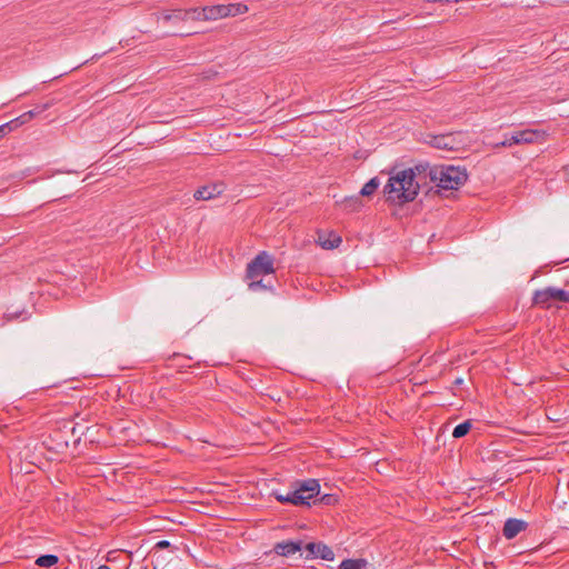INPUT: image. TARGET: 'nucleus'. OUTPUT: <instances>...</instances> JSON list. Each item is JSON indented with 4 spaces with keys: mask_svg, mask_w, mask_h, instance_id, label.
Masks as SVG:
<instances>
[{
    "mask_svg": "<svg viewBox=\"0 0 569 569\" xmlns=\"http://www.w3.org/2000/svg\"><path fill=\"white\" fill-rule=\"evenodd\" d=\"M98 569H110V568L107 566H100Z\"/></svg>",
    "mask_w": 569,
    "mask_h": 569,
    "instance_id": "nucleus-27",
    "label": "nucleus"
},
{
    "mask_svg": "<svg viewBox=\"0 0 569 569\" xmlns=\"http://www.w3.org/2000/svg\"><path fill=\"white\" fill-rule=\"evenodd\" d=\"M339 569H362V562L360 560L346 559L340 563Z\"/></svg>",
    "mask_w": 569,
    "mask_h": 569,
    "instance_id": "nucleus-22",
    "label": "nucleus"
},
{
    "mask_svg": "<svg viewBox=\"0 0 569 569\" xmlns=\"http://www.w3.org/2000/svg\"><path fill=\"white\" fill-rule=\"evenodd\" d=\"M471 421L470 420H467L458 426L455 427L453 431H452V437L453 438H461L463 436H466L470 429H471Z\"/></svg>",
    "mask_w": 569,
    "mask_h": 569,
    "instance_id": "nucleus-19",
    "label": "nucleus"
},
{
    "mask_svg": "<svg viewBox=\"0 0 569 569\" xmlns=\"http://www.w3.org/2000/svg\"><path fill=\"white\" fill-rule=\"evenodd\" d=\"M301 496L308 497V501L316 497L320 491V485L316 479H309L303 481L298 488Z\"/></svg>",
    "mask_w": 569,
    "mask_h": 569,
    "instance_id": "nucleus-14",
    "label": "nucleus"
},
{
    "mask_svg": "<svg viewBox=\"0 0 569 569\" xmlns=\"http://www.w3.org/2000/svg\"><path fill=\"white\" fill-rule=\"evenodd\" d=\"M192 13H196V21L218 20L226 18L224 4L193 8Z\"/></svg>",
    "mask_w": 569,
    "mask_h": 569,
    "instance_id": "nucleus-7",
    "label": "nucleus"
},
{
    "mask_svg": "<svg viewBox=\"0 0 569 569\" xmlns=\"http://www.w3.org/2000/svg\"><path fill=\"white\" fill-rule=\"evenodd\" d=\"M379 179L378 178H372L370 179L360 190V194L363 196V197H369L371 194H373L376 192V190L378 189L379 187Z\"/></svg>",
    "mask_w": 569,
    "mask_h": 569,
    "instance_id": "nucleus-18",
    "label": "nucleus"
},
{
    "mask_svg": "<svg viewBox=\"0 0 569 569\" xmlns=\"http://www.w3.org/2000/svg\"><path fill=\"white\" fill-rule=\"evenodd\" d=\"M297 489L290 491L291 503L295 506L309 505L308 497L301 496Z\"/></svg>",
    "mask_w": 569,
    "mask_h": 569,
    "instance_id": "nucleus-20",
    "label": "nucleus"
},
{
    "mask_svg": "<svg viewBox=\"0 0 569 569\" xmlns=\"http://www.w3.org/2000/svg\"><path fill=\"white\" fill-rule=\"evenodd\" d=\"M306 550L308 551L307 557L320 558L328 561H332L335 559L332 549L321 542H310L306 546Z\"/></svg>",
    "mask_w": 569,
    "mask_h": 569,
    "instance_id": "nucleus-8",
    "label": "nucleus"
},
{
    "mask_svg": "<svg viewBox=\"0 0 569 569\" xmlns=\"http://www.w3.org/2000/svg\"><path fill=\"white\" fill-rule=\"evenodd\" d=\"M192 9H173V10H166L161 13H157V21L162 20L164 23L173 22L179 23L183 21L193 20L196 21V13Z\"/></svg>",
    "mask_w": 569,
    "mask_h": 569,
    "instance_id": "nucleus-6",
    "label": "nucleus"
},
{
    "mask_svg": "<svg viewBox=\"0 0 569 569\" xmlns=\"http://www.w3.org/2000/svg\"><path fill=\"white\" fill-rule=\"evenodd\" d=\"M223 191H224V184L217 182V183H211V184H207V186L199 188L194 192L193 197L197 200H206L207 201V200L217 198Z\"/></svg>",
    "mask_w": 569,
    "mask_h": 569,
    "instance_id": "nucleus-9",
    "label": "nucleus"
},
{
    "mask_svg": "<svg viewBox=\"0 0 569 569\" xmlns=\"http://www.w3.org/2000/svg\"><path fill=\"white\" fill-rule=\"evenodd\" d=\"M224 9L226 18L244 14L249 10L248 6L242 2L224 4Z\"/></svg>",
    "mask_w": 569,
    "mask_h": 569,
    "instance_id": "nucleus-16",
    "label": "nucleus"
},
{
    "mask_svg": "<svg viewBox=\"0 0 569 569\" xmlns=\"http://www.w3.org/2000/svg\"><path fill=\"white\" fill-rule=\"evenodd\" d=\"M49 108V104H43L41 108L39 109H34V110H29L24 113H22L21 116H19L18 118L7 122L6 124H9L8 127V131L12 130V129H16L18 128L19 126L21 124H24L27 122H29L32 118H34L37 114L41 113L42 111H44L46 109Z\"/></svg>",
    "mask_w": 569,
    "mask_h": 569,
    "instance_id": "nucleus-12",
    "label": "nucleus"
},
{
    "mask_svg": "<svg viewBox=\"0 0 569 569\" xmlns=\"http://www.w3.org/2000/svg\"><path fill=\"white\" fill-rule=\"evenodd\" d=\"M317 243L326 250H331L335 248H338L341 243V237L338 236L336 232L330 231H318L317 232Z\"/></svg>",
    "mask_w": 569,
    "mask_h": 569,
    "instance_id": "nucleus-10",
    "label": "nucleus"
},
{
    "mask_svg": "<svg viewBox=\"0 0 569 569\" xmlns=\"http://www.w3.org/2000/svg\"><path fill=\"white\" fill-rule=\"evenodd\" d=\"M274 272L273 258L267 251L259 252L246 269V279H258Z\"/></svg>",
    "mask_w": 569,
    "mask_h": 569,
    "instance_id": "nucleus-4",
    "label": "nucleus"
},
{
    "mask_svg": "<svg viewBox=\"0 0 569 569\" xmlns=\"http://www.w3.org/2000/svg\"><path fill=\"white\" fill-rule=\"evenodd\" d=\"M158 547L160 548H164V547H168L169 546V541H166V540H162V541H159L157 543Z\"/></svg>",
    "mask_w": 569,
    "mask_h": 569,
    "instance_id": "nucleus-26",
    "label": "nucleus"
},
{
    "mask_svg": "<svg viewBox=\"0 0 569 569\" xmlns=\"http://www.w3.org/2000/svg\"><path fill=\"white\" fill-rule=\"evenodd\" d=\"M546 140L545 131L526 129L512 133L509 139H506L498 146L511 147L519 143H541Z\"/></svg>",
    "mask_w": 569,
    "mask_h": 569,
    "instance_id": "nucleus-5",
    "label": "nucleus"
},
{
    "mask_svg": "<svg viewBox=\"0 0 569 569\" xmlns=\"http://www.w3.org/2000/svg\"><path fill=\"white\" fill-rule=\"evenodd\" d=\"M433 146L438 149L456 150L458 147L455 143L452 134L435 137Z\"/></svg>",
    "mask_w": 569,
    "mask_h": 569,
    "instance_id": "nucleus-15",
    "label": "nucleus"
},
{
    "mask_svg": "<svg viewBox=\"0 0 569 569\" xmlns=\"http://www.w3.org/2000/svg\"><path fill=\"white\" fill-rule=\"evenodd\" d=\"M274 496H276V499L279 502H289V503H291L290 492H288L287 495L274 493Z\"/></svg>",
    "mask_w": 569,
    "mask_h": 569,
    "instance_id": "nucleus-24",
    "label": "nucleus"
},
{
    "mask_svg": "<svg viewBox=\"0 0 569 569\" xmlns=\"http://www.w3.org/2000/svg\"><path fill=\"white\" fill-rule=\"evenodd\" d=\"M342 206L346 210L355 211L360 207V200L358 197L346 198L342 201Z\"/></svg>",
    "mask_w": 569,
    "mask_h": 569,
    "instance_id": "nucleus-21",
    "label": "nucleus"
},
{
    "mask_svg": "<svg viewBox=\"0 0 569 569\" xmlns=\"http://www.w3.org/2000/svg\"><path fill=\"white\" fill-rule=\"evenodd\" d=\"M527 528V523L522 520L510 518L505 522L503 536L507 539H513L518 533Z\"/></svg>",
    "mask_w": 569,
    "mask_h": 569,
    "instance_id": "nucleus-11",
    "label": "nucleus"
},
{
    "mask_svg": "<svg viewBox=\"0 0 569 569\" xmlns=\"http://www.w3.org/2000/svg\"><path fill=\"white\" fill-rule=\"evenodd\" d=\"M59 558L54 555H43L37 558L36 565L42 568H50L57 565Z\"/></svg>",
    "mask_w": 569,
    "mask_h": 569,
    "instance_id": "nucleus-17",
    "label": "nucleus"
},
{
    "mask_svg": "<svg viewBox=\"0 0 569 569\" xmlns=\"http://www.w3.org/2000/svg\"><path fill=\"white\" fill-rule=\"evenodd\" d=\"M428 174L437 187L445 190H457L468 178L465 169L443 164L431 167Z\"/></svg>",
    "mask_w": 569,
    "mask_h": 569,
    "instance_id": "nucleus-2",
    "label": "nucleus"
},
{
    "mask_svg": "<svg viewBox=\"0 0 569 569\" xmlns=\"http://www.w3.org/2000/svg\"><path fill=\"white\" fill-rule=\"evenodd\" d=\"M533 305L541 308H550L558 303L569 302V291L556 287H547L536 290L532 297Z\"/></svg>",
    "mask_w": 569,
    "mask_h": 569,
    "instance_id": "nucleus-3",
    "label": "nucleus"
},
{
    "mask_svg": "<svg viewBox=\"0 0 569 569\" xmlns=\"http://www.w3.org/2000/svg\"><path fill=\"white\" fill-rule=\"evenodd\" d=\"M301 541H282L274 545L273 550L277 555L289 557L301 550Z\"/></svg>",
    "mask_w": 569,
    "mask_h": 569,
    "instance_id": "nucleus-13",
    "label": "nucleus"
},
{
    "mask_svg": "<svg viewBox=\"0 0 569 569\" xmlns=\"http://www.w3.org/2000/svg\"><path fill=\"white\" fill-rule=\"evenodd\" d=\"M9 124H2L0 126V137H2L6 133V130H8Z\"/></svg>",
    "mask_w": 569,
    "mask_h": 569,
    "instance_id": "nucleus-25",
    "label": "nucleus"
},
{
    "mask_svg": "<svg viewBox=\"0 0 569 569\" xmlns=\"http://www.w3.org/2000/svg\"><path fill=\"white\" fill-rule=\"evenodd\" d=\"M419 182L416 180L413 169L396 172L385 186L387 201L393 204H403L413 201L419 192Z\"/></svg>",
    "mask_w": 569,
    "mask_h": 569,
    "instance_id": "nucleus-1",
    "label": "nucleus"
},
{
    "mask_svg": "<svg viewBox=\"0 0 569 569\" xmlns=\"http://www.w3.org/2000/svg\"><path fill=\"white\" fill-rule=\"evenodd\" d=\"M249 280L250 282L248 283V287L251 291L267 290L269 288L267 284L262 282L261 278Z\"/></svg>",
    "mask_w": 569,
    "mask_h": 569,
    "instance_id": "nucleus-23",
    "label": "nucleus"
}]
</instances>
